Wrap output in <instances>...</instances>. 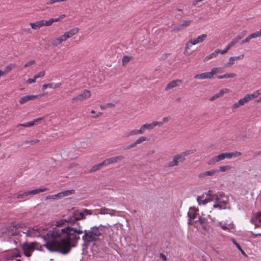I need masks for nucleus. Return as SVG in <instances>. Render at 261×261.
Listing matches in <instances>:
<instances>
[{
  "instance_id": "obj_17",
  "label": "nucleus",
  "mask_w": 261,
  "mask_h": 261,
  "mask_svg": "<svg viewBox=\"0 0 261 261\" xmlns=\"http://www.w3.org/2000/svg\"><path fill=\"white\" fill-rule=\"evenodd\" d=\"M65 41L63 38V35L59 36L57 38L53 39L51 40V44L54 46H57L59 44H61L63 42Z\"/></svg>"
},
{
  "instance_id": "obj_39",
  "label": "nucleus",
  "mask_w": 261,
  "mask_h": 261,
  "mask_svg": "<svg viewBox=\"0 0 261 261\" xmlns=\"http://www.w3.org/2000/svg\"><path fill=\"white\" fill-rule=\"evenodd\" d=\"M114 106H115V105L113 103H108L106 104L101 105L100 108L101 110H105L107 108L114 107Z\"/></svg>"
},
{
  "instance_id": "obj_35",
  "label": "nucleus",
  "mask_w": 261,
  "mask_h": 261,
  "mask_svg": "<svg viewBox=\"0 0 261 261\" xmlns=\"http://www.w3.org/2000/svg\"><path fill=\"white\" fill-rule=\"evenodd\" d=\"M239 100H240L242 106L244 105L245 103H247L250 100L249 96L247 95V94L245 95L244 97L241 98Z\"/></svg>"
},
{
  "instance_id": "obj_64",
  "label": "nucleus",
  "mask_w": 261,
  "mask_h": 261,
  "mask_svg": "<svg viewBox=\"0 0 261 261\" xmlns=\"http://www.w3.org/2000/svg\"><path fill=\"white\" fill-rule=\"evenodd\" d=\"M171 119L170 117H165L163 118V123L165 122H167L169 121Z\"/></svg>"
},
{
  "instance_id": "obj_15",
  "label": "nucleus",
  "mask_w": 261,
  "mask_h": 261,
  "mask_svg": "<svg viewBox=\"0 0 261 261\" xmlns=\"http://www.w3.org/2000/svg\"><path fill=\"white\" fill-rule=\"evenodd\" d=\"M225 159V156L224 155V153H222L219 154L218 155L216 156L215 158H213L212 160H211L210 161H208V164L212 165L216 162H218L219 161L223 160Z\"/></svg>"
},
{
  "instance_id": "obj_3",
  "label": "nucleus",
  "mask_w": 261,
  "mask_h": 261,
  "mask_svg": "<svg viewBox=\"0 0 261 261\" xmlns=\"http://www.w3.org/2000/svg\"><path fill=\"white\" fill-rule=\"evenodd\" d=\"M213 207L219 210L229 208L228 197L222 192H218L215 196Z\"/></svg>"
},
{
  "instance_id": "obj_56",
  "label": "nucleus",
  "mask_w": 261,
  "mask_h": 261,
  "mask_svg": "<svg viewBox=\"0 0 261 261\" xmlns=\"http://www.w3.org/2000/svg\"><path fill=\"white\" fill-rule=\"evenodd\" d=\"M36 79H35V77L34 76L33 79H29L27 81V83L29 84H31L34 83L36 82Z\"/></svg>"
},
{
  "instance_id": "obj_40",
  "label": "nucleus",
  "mask_w": 261,
  "mask_h": 261,
  "mask_svg": "<svg viewBox=\"0 0 261 261\" xmlns=\"http://www.w3.org/2000/svg\"><path fill=\"white\" fill-rule=\"evenodd\" d=\"M74 190H68L62 192L64 197L71 195L74 193Z\"/></svg>"
},
{
  "instance_id": "obj_42",
  "label": "nucleus",
  "mask_w": 261,
  "mask_h": 261,
  "mask_svg": "<svg viewBox=\"0 0 261 261\" xmlns=\"http://www.w3.org/2000/svg\"><path fill=\"white\" fill-rule=\"evenodd\" d=\"M195 45V44H194V42L192 40H189L187 43H186V49H190L192 46V45Z\"/></svg>"
},
{
  "instance_id": "obj_54",
  "label": "nucleus",
  "mask_w": 261,
  "mask_h": 261,
  "mask_svg": "<svg viewBox=\"0 0 261 261\" xmlns=\"http://www.w3.org/2000/svg\"><path fill=\"white\" fill-rule=\"evenodd\" d=\"M154 127H155L156 126H161L163 125V122H159V121H153V122Z\"/></svg>"
},
{
  "instance_id": "obj_60",
  "label": "nucleus",
  "mask_w": 261,
  "mask_h": 261,
  "mask_svg": "<svg viewBox=\"0 0 261 261\" xmlns=\"http://www.w3.org/2000/svg\"><path fill=\"white\" fill-rule=\"evenodd\" d=\"M96 166H97V168H98V170L100 169L101 167H102L103 166H107V164L104 163V161L102 162V163H100V164H98L97 165H96Z\"/></svg>"
},
{
  "instance_id": "obj_7",
  "label": "nucleus",
  "mask_w": 261,
  "mask_h": 261,
  "mask_svg": "<svg viewBox=\"0 0 261 261\" xmlns=\"http://www.w3.org/2000/svg\"><path fill=\"white\" fill-rule=\"evenodd\" d=\"M91 96V92L89 90H85L83 92L79 94L76 96H75L72 99V102H79L87 98L90 97Z\"/></svg>"
},
{
  "instance_id": "obj_24",
  "label": "nucleus",
  "mask_w": 261,
  "mask_h": 261,
  "mask_svg": "<svg viewBox=\"0 0 261 261\" xmlns=\"http://www.w3.org/2000/svg\"><path fill=\"white\" fill-rule=\"evenodd\" d=\"M42 119L41 118H37L36 119H34L32 121L28 122L27 123H22V124H19L18 125V127L21 126H24V127H30L33 125H34L36 122H38L39 121L41 120Z\"/></svg>"
},
{
  "instance_id": "obj_21",
  "label": "nucleus",
  "mask_w": 261,
  "mask_h": 261,
  "mask_svg": "<svg viewBox=\"0 0 261 261\" xmlns=\"http://www.w3.org/2000/svg\"><path fill=\"white\" fill-rule=\"evenodd\" d=\"M47 188H39V189H34L30 191H27V192L28 193V196L32 195H36L38 194L39 192H44L45 191L48 190Z\"/></svg>"
},
{
  "instance_id": "obj_6",
  "label": "nucleus",
  "mask_w": 261,
  "mask_h": 261,
  "mask_svg": "<svg viewBox=\"0 0 261 261\" xmlns=\"http://www.w3.org/2000/svg\"><path fill=\"white\" fill-rule=\"evenodd\" d=\"M36 242H31L30 243H24L22 245V248L24 255L27 257L32 255V252L35 250Z\"/></svg>"
},
{
  "instance_id": "obj_45",
  "label": "nucleus",
  "mask_w": 261,
  "mask_h": 261,
  "mask_svg": "<svg viewBox=\"0 0 261 261\" xmlns=\"http://www.w3.org/2000/svg\"><path fill=\"white\" fill-rule=\"evenodd\" d=\"M242 106L241 102L240 100H239L237 102H235L232 106V109L235 110L240 107Z\"/></svg>"
},
{
  "instance_id": "obj_49",
  "label": "nucleus",
  "mask_w": 261,
  "mask_h": 261,
  "mask_svg": "<svg viewBox=\"0 0 261 261\" xmlns=\"http://www.w3.org/2000/svg\"><path fill=\"white\" fill-rule=\"evenodd\" d=\"M45 74V72L44 71L39 72L38 74L34 75L35 79H37L39 77H43Z\"/></svg>"
},
{
  "instance_id": "obj_63",
  "label": "nucleus",
  "mask_w": 261,
  "mask_h": 261,
  "mask_svg": "<svg viewBox=\"0 0 261 261\" xmlns=\"http://www.w3.org/2000/svg\"><path fill=\"white\" fill-rule=\"evenodd\" d=\"M251 233L252 234V237L253 238H255L258 236H261V233H255L251 231Z\"/></svg>"
},
{
  "instance_id": "obj_11",
  "label": "nucleus",
  "mask_w": 261,
  "mask_h": 261,
  "mask_svg": "<svg viewBox=\"0 0 261 261\" xmlns=\"http://www.w3.org/2000/svg\"><path fill=\"white\" fill-rule=\"evenodd\" d=\"M124 159V156L122 155H118L114 157H112L109 159H108L104 161V163L106 164L107 165H108L111 164H113L114 163H116L119 161H121Z\"/></svg>"
},
{
  "instance_id": "obj_53",
  "label": "nucleus",
  "mask_w": 261,
  "mask_h": 261,
  "mask_svg": "<svg viewBox=\"0 0 261 261\" xmlns=\"http://www.w3.org/2000/svg\"><path fill=\"white\" fill-rule=\"evenodd\" d=\"M130 60V58L129 57H128V56H125L123 57V59H122V62H123V63H127L128 62H129Z\"/></svg>"
},
{
  "instance_id": "obj_23",
  "label": "nucleus",
  "mask_w": 261,
  "mask_h": 261,
  "mask_svg": "<svg viewBox=\"0 0 261 261\" xmlns=\"http://www.w3.org/2000/svg\"><path fill=\"white\" fill-rule=\"evenodd\" d=\"M255 222L261 223V212H259L255 213L252 217L251 219V222L255 223Z\"/></svg>"
},
{
  "instance_id": "obj_16",
  "label": "nucleus",
  "mask_w": 261,
  "mask_h": 261,
  "mask_svg": "<svg viewBox=\"0 0 261 261\" xmlns=\"http://www.w3.org/2000/svg\"><path fill=\"white\" fill-rule=\"evenodd\" d=\"M219 172L218 169H212L199 174V177L202 178L206 176H213Z\"/></svg>"
},
{
  "instance_id": "obj_14",
  "label": "nucleus",
  "mask_w": 261,
  "mask_h": 261,
  "mask_svg": "<svg viewBox=\"0 0 261 261\" xmlns=\"http://www.w3.org/2000/svg\"><path fill=\"white\" fill-rule=\"evenodd\" d=\"M181 83V81L180 80H173L168 84L165 90V91H168L170 89H172L173 88H175L176 86H177L178 85V84H180Z\"/></svg>"
},
{
  "instance_id": "obj_8",
  "label": "nucleus",
  "mask_w": 261,
  "mask_h": 261,
  "mask_svg": "<svg viewBox=\"0 0 261 261\" xmlns=\"http://www.w3.org/2000/svg\"><path fill=\"white\" fill-rule=\"evenodd\" d=\"M42 96V94L39 95H28L21 97L19 100L20 104H23L29 100H33L35 99H38Z\"/></svg>"
},
{
  "instance_id": "obj_38",
  "label": "nucleus",
  "mask_w": 261,
  "mask_h": 261,
  "mask_svg": "<svg viewBox=\"0 0 261 261\" xmlns=\"http://www.w3.org/2000/svg\"><path fill=\"white\" fill-rule=\"evenodd\" d=\"M28 196V193L27 192V191H24V192H23L22 193H21V194H19L16 198L17 199H25Z\"/></svg>"
},
{
  "instance_id": "obj_12",
  "label": "nucleus",
  "mask_w": 261,
  "mask_h": 261,
  "mask_svg": "<svg viewBox=\"0 0 261 261\" xmlns=\"http://www.w3.org/2000/svg\"><path fill=\"white\" fill-rule=\"evenodd\" d=\"M229 92V90L228 89H227V88L222 89L219 91V92L214 94L213 96H212L210 98V100L211 101H213L215 99H216L219 97L223 96L224 94L228 93Z\"/></svg>"
},
{
  "instance_id": "obj_43",
  "label": "nucleus",
  "mask_w": 261,
  "mask_h": 261,
  "mask_svg": "<svg viewBox=\"0 0 261 261\" xmlns=\"http://www.w3.org/2000/svg\"><path fill=\"white\" fill-rule=\"evenodd\" d=\"M43 22V26H50L53 23L52 18L49 19L48 20H44Z\"/></svg>"
},
{
  "instance_id": "obj_37",
  "label": "nucleus",
  "mask_w": 261,
  "mask_h": 261,
  "mask_svg": "<svg viewBox=\"0 0 261 261\" xmlns=\"http://www.w3.org/2000/svg\"><path fill=\"white\" fill-rule=\"evenodd\" d=\"M249 35L251 39L261 37V27L259 31L253 33Z\"/></svg>"
},
{
  "instance_id": "obj_25",
  "label": "nucleus",
  "mask_w": 261,
  "mask_h": 261,
  "mask_svg": "<svg viewBox=\"0 0 261 261\" xmlns=\"http://www.w3.org/2000/svg\"><path fill=\"white\" fill-rule=\"evenodd\" d=\"M207 35L206 34H202L198 36L196 39H192L194 44L195 45L202 42L206 38Z\"/></svg>"
},
{
  "instance_id": "obj_52",
  "label": "nucleus",
  "mask_w": 261,
  "mask_h": 261,
  "mask_svg": "<svg viewBox=\"0 0 261 261\" xmlns=\"http://www.w3.org/2000/svg\"><path fill=\"white\" fill-rule=\"evenodd\" d=\"M191 21H192L190 20H185V21H184L183 23L181 24V25H182V27L184 28V27H186L189 25L190 23L191 22Z\"/></svg>"
},
{
  "instance_id": "obj_41",
  "label": "nucleus",
  "mask_w": 261,
  "mask_h": 261,
  "mask_svg": "<svg viewBox=\"0 0 261 261\" xmlns=\"http://www.w3.org/2000/svg\"><path fill=\"white\" fill-rule=\"evenodd\" d=\"M230 166H220L219 167V169L218 170H219V171H221V172H225L227 170H228L230 169Z\"/></svg>"
},
{
  "instance_id": "obj_26",
  "label": "nucleus",
  "mask_w": 261,
  "mask_h": 261,
  "mask_svg": "<svg viewBox=\"0 0 261 261\" xmlns=\"http://www.w3.org/2000/svg\"><path fill=\"white\" fill-rule=\"evenodd\" d=\"M102 213L103 214H109L111 216H118L119 215V212L114 210L108 209V208L103 210Z\"/></svg>"
},
{
  "instance_id": "obj_61",
  "label": "nucleus",
  "mask_w": 261,
  "mask_h": 261,
  "mask_svg": "<svg viewBox=\"0 0 261 261\" xmlns=\"http://www.w3.org/2000/svg\"><path fill=\"white\" fill-rule=\"evenodd\" d=\"M160 257L161 258H162L164 261H167V257L165 254L163 253H160Z\"/></svg>"
},
{
  "instance_id": "obj_29",
  "label": "nucleus",
  "mask_w": 261,
  "mask_h": 261,
  "mask_svg": "<svg viewBox=\"0 0 261 261\" xmlns=\"http://www.w3.org/2000/svg\"><path fill=\"white\" fill-rule=\"evenodd\" d=\"M236 76V74L234 73H225L223 75H219L217 77L219 79H228V78H233Z\"/></svg>"
},
{
  "instance_id": "obj_51",
  "label": "nucleus",
  "mask_w": 261,
  "mask_h": 261,
  "mask_svg": "<svg viewBox=\"0 0 261 261\" xmlns=\"http://www.w3.org/2000/svg\"><path fill=\"white\" fill-rule=\"evenodd\" d=\"M198 220L200 223V224L203 225L206 222V219L204 217H202L201 216L199 217Z\"/></svg>"
},
{
  "instance_id": "obj_32",
  "label": "nucleus",
  "mask_w": 261,
  "mask_h": 261,
  "mask_svg": "<svg viewBox=\"0 0 261 261\" xmlns=\"http://www.w3.org/2000/svg\"><path fill=\"white\" fill-rule=\"evenodd\" d=\"M16 66L15 64H10L7 65L4 69L3 72H4L5 74L8 73L14 67Z\"/></svg>"
},
{
  "instance_id": "obj_34",
  "label": "nucleus",
  "mask_w": 261,
  "mask_h": 261,
  "mask_svg": "<svg viewBox=\"0 0 261 261\" xmlns=\"http://www.w3.org/2000/svg\"><path fill=\"white\" fill-rule=\"evenodd\" d=\"M238 60L236 56L231 57L229 59V61L225 64L226 66L230 67L236 61Z\"/></svg>"
},
{
  "instance_id": "obj_36",
  "label": "nucleus",
  "mask_w": 261,
  "mask_h": 261,
  "mask_svg": "<svg viewBox=\"0 0 261 261\" xmlns=\"http://www.w3.org/2000/svg\"><path fill=\"white\" fill-rule=\"evenodd\" d=\"M197 214L195 211H191L188 212V216L189 218V221H192L196 218Z\"/></svg>"
},
{
  "instance_id": "obj_5",
  "label": "nucleus",
  "mask_w": 261,
  "mask_h": 261,
  "mask_svg": "<svg viewBox=\"0 0 261 261\" xmlns=\"http://www.w3.org/2000/svg\"><path fill=\"white\" fill-rule=\"evenodd\" d=\"M216 194L212 190H208L205 194L198 196L197 197V201L199 205H204L207 203L215 201Z\"/></svg>"
},
{
  "instance_id": "obj_4",
  "label": "nucleus",
  "mask_w": 261,
  "mask_h": 261,
  "mask_svg": "<svg viewBox=\"0 0 261 261\" xmlns=\"http://www.w3.org/2000/svg\"><path fill=\"white\" fill-rule=\"evenodd\" d=\"M195 151L194 149H187L175 155L172 161L168 164L169 167H173L178 165L179 163H182L186 159V156L193 153Z\"/></svg>"
},
{
  "instance_id": "obj_19",
  "label": "nucleus",
  "mask_w": 261,
  "mask_h": 261,
  "mask_svg": "<svg viewBox=\"0 0 261 261\" xmlns=\"http://www.w3.org/2000/svg\"><path fill=\"white\" fill-rule=\"evenodd\" d=\"M217 226H220L223 230H229L231 231V229L234 228V225L233 224H227L226 223H222V222H218L217 224Z\"/></svg>"
},
{
  "instance_id": "obj_9",
  "label": "nucleus",
  "mask_w": 261,
  "mask_h": 261,
  "mask_svg": "<svg viewBox=\"0 0 261 261\" xmlns=\"http://www.w3.org/2000/svg\"><path fill=\"white\" fill-rule=\"evenodd\" d=\"M79 31V29L77 27L70 29L68 31L64 33L63 35L64 39L66 41L69 38H71L72 36L76 34Z\"/></svg>"
},
{
  "instance_id": "obj_20",
  "label": "nucleus",
  "mask_w": 261,
  "mask_h": 261,
  "mask_svg": "<svg viewBox=\"0 0 261 261\" xmlns=\"http://www.w3.org/2000/svg\"><path fill=\"white\" fill-rule=\"evenodd\" d=\"M30 25L33 29L37 30L43 26V20L37 21L35 22H31Z\"/></svg>"
},
{
  "instance_id": "obj_58",
  "label": "nucleus",
  "mask_w": 261,
  "mask_h": 261,
  "mask_svg": "<svg viewBox=\"0 0 261 261\" xmlns=\"http://www.w3.org/2000/svg\"><path fill=\"white\" fill-rule=\"evenodd\" d=\"M236 43H237V41L233 38L228 44L232 47Z\"/></svg>"
},
{
  "instance_id": "obj_46",
  "label": "nucleus",
  "mask_w": 261,
  "mask_h": 261,
  "mask_svg": "<svg viewBox=\"0 0 261 261\" xmlns=\"http://www.w3.org/2000/svg\"><path fill=\"white\" fill-rule=\"evenodd\" d=\"M183 29H184V28H183V27H182V25H181V24H180V25H178V26H177V27H176L174 28L172 30L171 32H178V31H180V30H182Z\"/></svg>"
},
{
  "instance_id": "obj_55",
  "label": "nucleus",
  "mask_w": 261,
  "mask_h": 261,
  "mask_svg": "<svg viewBox=\"0 0 261 261\" xmlns=\"http://www.w3.org/2000/svg\"><path fill=\"white\" fill-rule=\"evenodd\" d=\"M251 39V38L250 35H249L244 40H243L242 41V44H245V43H248V42H249L250 41Z\"/></svg>"
},
{
  "instance_id": "obj_59",
  "label": "nucleus",
  "mask_w": 261,
  "mask_h": 261,
  "mask_svg": "<svg viewBox=\"0 0 261 261\" xmlns=\"http://www.w3.org/2000/svg\"><path fill=\"white\" fill-rule=\"evenodd\" d=\"M224 155L225 156V159H231L232 158V155L231 152H225L224 153Z\"/></svg>"
},
{
  "instance_id": "obj_1",
  "label": "nucleus",
  "mask_w": 261,
  "mask_h": 261,
  "mask_svg": "<svg viewBox=\"0 0 261 261\" xmlns=\"http://www.w3.org/2000/svg\"><path fill=\"white\" fill-rule=\"evenodd\" d=\"M88 210L75 211L72 217L56 222V227L41 236L44 246L50 252H59L63 254L69 253L75 247L80 235L83 233L82 227L77 221L85 219Z\"/></svg>"
},
{
  "instance_id": "obj_28",
  "label": "nucleus",
  "mask_w": 261,
  "mask_h": 261,
  "mask_svg": "<svg viewBox=\"0 0 261 261\" xmlns=\"http://www.w3.org/2000/svg\"><path fill=\"white\" fill-rule=\"evenodd\" d=\"M219 49H216L213 53L206 56L204 60V61H207L208 60L213 58H216L219 54Z\"/></svg>"
},
{
  "instance_id": "obj_50",
  "label": "nucleus",
  "mask_w": 261,
  "mask_h": 261,
  "mask_svg": "<svg viewBox=\"0 0 261 261\" xmlns=\"http://www.w3.org/2000/svg\"><path fill=\"white\" fill-rule=\"evenodd\" d=\"M232 158H237L241 155V153L239 151L231 152Z\"/></svg>"
},
{
  "instance_id": "obj_10",
  "label": "nucleus",
  "mask_w": 261,
  "mask_h": 261,
  "mask_svg": "<svg viewBox=\"0 0 261 261\" xmlns=\"http://www.w3.org/2000/svg\"><path fill=\"white\" fill-rule=\"evenodd\" d=\"M22 232L25 234L26 237H37L38 231L37 229L34 228H29L27 230H24Z\"/></svg>"
},
{
  "instance_id": "obj_13",
  "label": "nucleus",
  "mask_w": 261,
  "mask_h": 261,
  "mask_svg": "<svg viewBox=\"0 0 261 261\" xmlns=\"http://www.w3.org/2000/svg\"><path fill=\"white\" fill-rule=\"evenodd\" d=\"M194 78L197 80L212 79L213 77L210 72H205L200 74H196Z\"/></svg>"
},
{
  "instance_id": "obj_62",
  "label": "nucleus",
  "mask_w": 261,
  "mask_h": 261,
  "mask_svg": "<svg viewBox=\"0 0 261 261\" xmlns=\"http://www.w3.org/2000/svg\"><path fill=\"white\" fill-rule=\"evenodd\" d=\"M55 196H56V199L64 197L62 192H60L57 194H55Z\"/></svg>"
},
{
  "instance_id": "obj_27",
  "label": "nucleus",
  "mask_w": 261,
  "mask_h": 261,
  "mask_svg": "<svg viewBox=\"0 0 261 261\" xmlns=\"http://www.w3.org/2000/svg\"><path fill=\"white\" fill-rule=\"evenodd\" d=\"M139 134H142L141 128H140V129H133L130 131L126 133L124 135V136L128 137H129L131 136L137 135H139Z\"/></svg>"
},
{
  "instance_id": "obj_33",
  "label": "nucleus",
  "mask_w": 261,
  "mask_h": 261,
  "mask_svg": "<svg viewBox=\"0 0 261 261\" xmlns=\"http://www.w3.org/2000/svg\"><path fill=\"white\" fill-rule=\"evenodd\" d=\"M231 241L235 245L236 247L241 251V253L245 256H246L247 255L244 251L242 249L241 246L235 241L234 239H231Z\"/></svg>"
},
{
  "instance_id": "obj_18",
  "label": "nucleus",
  "mask_w": 261,
  "mask_h": 261,
  "mask_svg": "<svg viewBox=\"0 0 261 261\" xmlns=\"http://www.w3.org/2000/svg\"><path fill=\"white\" fill-rule=\"evenodd\" d=\"M61 85V83H50L47 84H44L42 86V89L45 90L47 88L56 89L59 87Z\"/></svg>"
},
{
  "instance_id": "obj_31",
  "label": "nucleus",
  "mask_w": 261,
  "mask_h": 261,
  "mask_svg": "<svg viewBox=\"0 0 261 261\" xmlns=\"http://www.w3.org/2000/svg\"><path fill=\"white\" fill-rule=\"evenodd\" d=\"M222 70H223V68H222V67H215V68H213L211 70V71H210V73L211 74L212 77H213V76L215 74H216L217 73L222 72Z\"/></svg>"
},
{
  "instance_id": "obj_48",
  "label": "nucleus",
  "mask_w": 261,
  "mask_h": 261,
  "mask_svg": "<svg viewBox=\"0 0 261 261\" xmlns=\"http://www.w3.org/2000/svg\"><path fill=\"white\" fill-rule=\"evenodd\" d=\"M183 29H184V28H183V27H182V25H181V24H180V25H178V26H177V27H176L174 28L172 30L171 32H178V31H180V30H182Z\"/></svg>"
},
{
  "instance_id": "obj_57",
  "label": "nucleus",
  "mask_w": 261,
  "mask_h": 261,
  "mask_svg": "<svg viewBox=\"0 0 261 261\" xmlns=\"http://www.w3.org/2000/svg\"><path fill=\"white\" fill-rule=\"evenodd\" d=\"M34 63H35V61L34 60H31L24 65V67H28L34 64Z\"/></svg>"
},
{
  "instance_id": "obj_30",
  "label": "nucleus",
  "mask_w": 261,
  "mask_h": 261,
  "mask_svg": "<svg viewBox=\"0 0 261 261\" xmlns=\"http://www.w3.org/2000/svg\"><path fill=\"white\" fill-rule=\"evenodd\" d=\"M260 94H261V89L254 91L251 94H247V95L249 96L250 100H251V99L255 98L257 97Z\"/></svg>"
},
{
  "instance_id": "obj_47",
  "label": "nucleus",
  "mask_w": 261,
  "mask_h": 261,
  "mask_svg": "<svg viewBox=\"0 0 261 261\" xmlns=\"http://www.w3.org/2000/svg\"><path fill=\"white\" fill-rule=\"evenodd\" d=\"M183 29H184V28H183V27H182V25H181V24H180V25H178V26H177V27H176L174 28L172 30L171 32H178V31H180V30H182Z\"/></svg>"
},
{
  "instance_id": "obj_2",
  "label": "nucleus",
  "mask_w": 261,
  "mask_h": 261,
  "mask_svg": "<svg viewBox=\"0 0 261 261\" xmlns=\"http://www.w3.org/2000/svg\"><path fill=\"white\" fill-rule=\"evenodd\" d=\"M100 227L94 226L90 230H83L84 234L82 237V239L85 243L96 242L103 238V235L101 231L99 229Z\"/></svg>"
},
{
  "instance_id": "obj_22",
  "label": "nucleus",
  "mask_w": 261,
  "mask_h": 261,
  "mask_svg": "<svg viewBox=\"0 0 261 261\" xmlns=\"http://www.w3.org/2000/svg\"><path fill=\"white\" fill-rule=\"evenodd\" d=\"M140 128L142 130V133L143 134L146 129L151 130L153 129L154 127L152 122L151 123L144 124L140 127Z\"/></svg>"
},
{
  "instance_id": "obj_44",
  "label": "nucleus",
  "mask_w": 261,
  "mask_h": 261,
  "mask_svg": "<svg viewBox=\"0 0 261 261\" xmlns=\"http://www.w3.org/2000/svg\"><path fill=\"white\" fill-rule=\"evenodd\" d=\"M146 140H147V138L146 137L142 136L138 138L135 142L137 143V144H138Z\"/></svg>"
}]
</instances>
